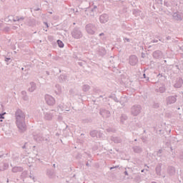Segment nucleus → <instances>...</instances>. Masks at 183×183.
<instances>
[{"instance_id": "f257e3e1", "label": "nucleus", "mask_w": 183, "mask_h": 183, "mask_svg": "<svg viewBox=\"0 0 183 183\" xmlns=\"http://www.w3.org/2000/svg\"><path fill=\"white\" fill-rule=\"evenodd\" d=\"M16 124L19 132L26 131V124L25 123V114L21 109H18L15 112Z\"/></svg>"}, {"instance_id": "f03ea898", "label": "nucleus", "mask_w": 183, "mask_h": 183, "mask_svg": "<svg viewBox=\"0 0 183 183\" xmlns=\"http://www.w3.org/2000/svg\"><path fill=\"white\" fill-rule=\"evenodd\" d=\"M71 35L72 38H74V39H81V38L84 36V34L79 27L74 28L71 32Z\"/></svg>"}, {"instance_id": "7ed1b4c3", "label": "nucleus", "mask_w": 183, "mask_h": 183, "mask_svg": "<svg viewBox=\"0 0 183 183\" xmlns=\"http://www.w3.org/2000/svg\"><path fill=\"white\" fill-rule=\"evenodd\" d=\"M142 107L139 104H134L131 107V114L133 117H138L141 114Z\"/></svg>"}, {"instance_id": "20e7f679", "label": "nucleus", "mask_w": 183, "mask_h": 183, "mask_svg": "<svg viewBox=\"0 0 183 183\" xmlns=\"http://www.w3.org/2000/svg\"><path fill=\"white\" fill-rule=\"evenodd\" d=\"M85 29L89 35H95V32H97V29L95 24H88L85 26Z\"/></svg>"}, {"instance_id": "39448f33", "label": "nucleus", "mask_w": 183, "mask_h": 183, "mask_svg": "<svg viewBox=\"0 0 183 183\" xmlns=\"http://www.w3.org/2000/svg\"><path fill=\"white\" fill-rule=\"evenodd\" d=\"M55 110L52 109L47 112H44V119L46 121H52L54 116L55 115Z\"/></svg>"}, {"instance_id": "423d86ee", "label": "nucleus", "mask_w": 183, "mask_h": 183, "mask_svg": "<svg viewBox=\"0 0 183 183\" xmlns=\"http://www.w3.org/2000/svg\"><path fill=\"white\" fill-rule=\"evenodd\" d=\"M46 175L49 179H55L56 178V173L54 169H47L46 170Z\"/></svg>"}, {"instance_id": "0eeeda50", "label": "nucleus", "mask_w": 183, "mask_h": 183, "mask_svg": "<svg viewBox=\"0 0 183 183\" xmlns=\"http://www.w3.org/2000/svg\"><path fill=\"white\" fill-rule=\"evenodd\" d=\"M177 98H178V95L169 96L168 97H167V105H172V104H175L177 102Z\"/></svg>"}, {"instance_id": "6e6552de", "label": "nucleus", "mask_w": 183, "mask_h": 183, "mask_svg": "<svg viewBox=\"0 0 183 183\" xmlns=\"http://www.w3.org/2000/svg\"><path fill=\"white\" fill-rule=\"evenodd\" d=\"M45 101L47 105H50V106L55 105V99L49 94H46L45 96Z\"/></svg>"}, {"instance_id": "1a4fd4ad", "label": "nucleus", "mask_w": 183, "mask_h": 183, "mask_svg": "<svg viewBox=\"0 0 183 183\" xmlns=\"http://www.w3.org/2000/svg\"><path fill=\"white\" fill-rule=\"evenodd\" d=\"M129 64L132 66H135L138 64V57L135 55H131L129 58Z\"/></svg>"}, {"instance_id": "9d476101", "label": "nucleus", "mask_w": 183, "mask_h": 183, "mask_svg": "<svg viewBox=\"0 0 183 183\" xmlns=\"http://www.w3.org/2000/svg\"><path fill=\"white\" fill-rule=\"evenodd\" d=\"M152 56L154 59H162V56H164V54L161 50H156L152 53Z\"/></svg>"}, {"instance_id": "9b49d317", "label": "nucleus", "mask_w": 183, "mask_h": 183, "mask_svg": "<svg viewBox=\"0 0 183 183\" xmlns=\"http://www.w3.org/2000/svg\"><path fill=\"white\" fill-rule=\"evenodd\" d=\"M99 114L103 117V118H109V117H111V112L105 109H101Z\"/></svg>"}, {"instance_id": "f8f14e48", "label": "nucleus", "mask_w": 183, "mask_h": 183, "mask_svg": "<svg viewBox=\"0 0 183 183\" xmlns=\"http://www.w3.org/2000/svg\"><path fill=\"white\" fill-rule=\"evenodd\" d=\"M167 172L169 177H174L176 174L175 167L173 166H169L167 169Z\"/></svg>"}, {"instance_id": "ddd939ff", "label": "nucleus", "mask_w": 183, "mask_h": 183, "mask_svg": "<svg viewBox=\"0 0 183 183\" xmlns=\"http://www.w3.org/2000/svg\"><path fill=\"white\" fill-rule=\"evenodd\" d=\"M113 99L115 102H119V104H121V105H124V107L125 106V103L128 102V100L126 97H121L120 101L118 100L117 97H113Z\"/></svg>"}, {"instance_id": "4468645a", "label": "nucleus", "mask_w": 183, "mask_h": 183, "mask_svg": "<svg viewBox=\"0 0 183 183\" xmlns=\"http://www.w3.org/2000/svg\"><path fill=\"white\" fill-rule=\"evenodd\" d=\"M108 19H109V16L107 14H102L99 17L101 24H106V22H108Z\"/></svg>"}, {"instance_id": "2eb2a0df", "label": "nucleus", "mask_w": 183, "mask_h": 183, "mask_svg": "<svg viewBox=\"0 0 183 183\" xmlns=\"http://www.w3.org/2000/svg\"><path fill=\"white\" fill-rule=\"evenodd\" d=\"M84 12L86 15H89L90 16H94L95 15V13H97V11H95L93 8L91 9L89 7L86 8Z\"/></svg>"}, {"instance_id": "dca6fc26", "label": "nucleus", "mask_w": 183, "mask_h": 183, "mask_svg": "<svg viewBox=\"0 0 183 183\" xmlns=\"http://www.w3.org/2000/svg\"><path fill=\"white\" fill-rule=\"evenodd\" d=\"M183 80L182 78H179L176 80V83L174 84V88H181L182 86Z\"/></svg>"}, {"instance_id": "f3484780", "label": "nucleus", "mask_w": 183, "mask_h": 183, "mask_svg": "<svg viewBox=\"0 0 183 183\" xmlns=\"http://www.w3.org/2000/svg\"><path fill=\"white\" fill-rule=\"evenodd\" d=\"M157 175L160 177L161 172L162 171V163H159L155 168Z\"/></svg>"}, {"instance_id": "a211bd4d", "label": "nucleus", "mask_w": 183, "mask_h": 183, "mask_svg": "<svg viewBox=\"0 0 183 183\" xmlns=\"http://www.w3.org/2000/svg\"><path fill=\"white\" fill-rule=\"evenodd\" d=\"M59 81L61 84H64V82H67L68 76L66 74H61L59 76Z\"/></svg>"}, {"instance_id": "6ab92c4d", "label": "nucleus", "mask_w": 183, "mask_h": 183, "mask_svg": "<svg viewBox=\"0 0 183 183\" xmlns=\"http://www.w3.org/2000/svg\"><path fill=\"white\" fill-rule=\"evenodd\" d=\"M22 171H24V167H22L15 166L11 169V172H14V173L22 172Z\"/></svg>"}, {"instance_id": "aec40b11", "label": "nucleus", "mask_w": 183, "mask_h": 183, "mask_svg": "<svg viewBox=\"0 0 183 183\" xmlns=\"http://www.w3.org/2000/svg\"><path fill=\"white\" fill-rule=\"evenodd\" d=\"M110 139L113 141L114 144H121V142H122V139L118 137H111Z\"/></svg>"}, {"instance_id": "412c9836", "label": "nucleus", "mask_w": 183, "mask_h": 183, "mask_svg": "<svg viewBox=\"0 0 183 183\" xmlns=\"http://www.w3.org/2000/svg\"><path fill=\"white\" fill-rule=\"evenodd\" d=\"M9 168V164L6 162H4L0 166V171H6Z\"/></svg>"}, {"instance_id": "4be33fe9", "label": "nucleus", "mask_w": 183, "mask_h": 183, "mask_svg": "<svg viewBox=\"0 0 183 183\" xmlns=\"http://www.w3.org/2000/svg\"><path fill=\"white\" fill-rule=\"evenodd\" d=\"M132 149L135 154H141L142 152V149L139 146H134L132 147Z\"/></svg>"}, {"instance_id": "5701e85b", "label": "nucleus", "mask_w": 183, "mask_h": 183, "mask_svg": "<svg viewBox=\"0 0 183 183\" xmlns=\"http://www.w3.org/2000/svg\"><path fill=\"white\" fill-rule=\"evenodd\" d=\"M30 85H31V87L29 88L28 91L29 92H34V91L36 89V84L34 82H31Z\"/></svg>"}, {"instance_id": "b1692460", "label": "nucleus", "mask_w": 183, "mask_h": 183, "mask_svg": "<svg viewBox=\"0 0 183 183\" xmlns=\"http://www.w3.org/2000/svg\"><path fill=\"white\" fill-rule=\"evenodd\" d=\"M128 119V116L125 114H122L120 117V122L121 124H124L125 121Z\"/></svg>"}, {"instance_id": "393cba45", "label": "nucleus", "mask_w": 183, "mask_h": 183, "mask_svg": "<svg viewBox=\"0 0 183 183\" xmlns=\"http://www.w3.org/2000/svg\"><path fill=\"white\" fill-rule=\"evenodd\" d=\"M173 18L174 19H175V21H182V17H181V14H179L178 13H174Z\"/></svg>"}, {"instance_id": "a878e982", "label": "nucleus", "mask_w": 183, "mask_h": 183, "mask_svg": "<svg viewBox=\"0 0 183 183\" xmlns=\"http://www.w3.org/2000/svg\"><path fill=\"white\" fill-rule=\"evenodd\" d=\"M21 95H22V99L24 101H29V97H28V94H26V92L22 91L21 92Z\"/></svg>"}, {"instance_id": "bb28decb", "label": "nucleus", "mask_w": 183, "mask_h": 183, "mask_svg": "<svg viewBox=\"0 0 183 183\" xmlns=\"http://www.w3.org/2000/svg\"><path fill=\"white\" fill-rule=\"evenodd\" d=\"M167 91L165 86H160L159 89H156V92H160V94H164Z\"/></svg>"}, {"instance_id": "cd10ccee", "label": "nucleus", "mask_w": 183, "mask_h": 183, "mask_svg": "<svg viewBox=\"0 0 183 183\" xmlns=\"http://www.w3.org/2000/svg\"><path fill=\"white\" fill-rule=\"evenodd\" d=\"M99 55H101L102 56H104V55H105L107 54V50H105L104 48L101 47L99 50Z\"/></svg>"}, {"instance_id": "c85d7f7f", "label": "nucleus", "mask_w": 183, "mask_h": 183, "mask_svg": "<svg viewBox=\"0 0 183 183\" xmlns=\"http://www.w3.org/2000/svg\"><path fill=\"white\" fill-rule=\"evenodd\" d=\"M90 136H92V138H95L98 135V130H92L90 132Z\"/></svg>"}, {"instance_id": "c756f323", "label": "nucleus", "mask_w": 183, "mask_h": 183, "mask_svg": "<svg viewBox=\"0 0 183 183\" xmlns=\"http://www.w3.org/2000/svg\"><path fill=\"white\" fill-rule=\"evenodd\" d=\"M34 139H35V141H46L47 142H49V137L48 138L41 137V139H38L36 137H34Z\"/></svg>"}, {"instance_id": "7c9ffc66", "label": "nucleus", "mask_w": 183, "mask_h": 183, "mask_svg": "<svg viewBox=\"0 0 183 183\" xmlns=\"http://www.w3.org/2000/svg\"><path fill=\"white\" fill-rule=\"evenodd\" d=\"M132 14L133 15H135V16H139L141 11H139V9H134L132 10Z\"/></svg>"}, {"instance_id": "2f4dec72", "label": "nucleus", "mask_w": 183, "mask_h": 183, "mask_svg": "<svg viewBox=\"0 0 183 183\" xmlns=\"http://www.w3.org/2000/svg\"><path fill=\"white\" fill-rule=\"evenodd\" d=\"M134 182H137V183H139V182H141V176H139V174H137L135 177H134Z\"/></svg>"}, {"instance_id": "473e14b6", "label": "nucleus", "mask_w": 183, "mask_h": 183, "mask_svg": "<svg viewBox=\"0 0 183 183\" xmlns=\"http://www.w3.org/2000/svg\"><path fill=\"white\" fill-rule=\"evenodd\" d=\"M90 88H91V87L89 86V85L84 84V85L83 86V91H84V92H87V91H89Z\"/></svg>"}, {"instance_id": "72a5a7b5", "label": "nucleus", "mask_w": 183, "mask_h": 183, "mask_svg": "<svg viewBox=\"0 0 183 183\" xmlns=\"http://www.w3.org/2000/svg\"><path fill=\"white\" fill-rule=\"evenodd\" d=\"M57 44L59 48H64V42H62V41H61L59 39L57 40Z\"/></svg>"}, {"instance_id": "f704fd0d", "label": "nucleus", "mask_w": 183, "mask_h": 183, "mask_svg": "<svg viewBox=\"0 0 183 183\" xmlns=\"http://www.w3.org/2000/svg\"><path fill=\"white\" fill-rule=\"evenodd\" d=\"M6 112H4V113H1L0 114V122H2V119H5V117H4V115H6Z\"/></svg>"}, {"instance_id": "c9c22d12", "label": "nucleus", "mask_w": 183, "mask_h": 183, "mask_svg": "<svg viewBox=\"0 0 183 183\" xmlns=\"http://www.w3.org/2000/svg\"><path fill=\"white\" fill-rule=\"evenodd\" d=\"M83 124H88L89 122H92V120L89 119H85L82 120Z\"/></svg>"}, {"instance_id": "e433bc0d", "label": "nucleus", "mask_w": 183, "mask_h": 183, "mask_svg": "<svg viewBox=\"0 0 183 183\" xmlns=\"http://www.w3.org/2000/svg\"><path fill=\"white\" fill-rule=\"evenodd\" d=\"M152 107H153V108L158 109V108H159V103L154 102Z\"/></svg>"}, {"instance_id": "4c0bfd02", "label": "nucleus", "mask_w": 183, "mask_h": 183, "mask_svg": "<svg viewBox=\"0 0 183 183\" xmlns=\"http://www.w3.org/2000/svg\"><path fill=\"white\" fill-rule=\"evenodd\" d=\"M107 132H115V129L112 128H109L106 129Z\"/></svg>"}, {"instance_id": "58836bf2", "label": "nucleus", "mask_w": 183, "mask_h": 183, "mask_svg": "<svg viewBox=\"0 0 183 183\" xmlns=\"http://www.w3.org/2000/svg\"><path fill=\"white\" fill-rule=\"evenodd\" d=\"M22 149H28V142H26L24 146H22Z\"/></svg>"}, {"instance_id": "ea45409f", "label": "nucleus", "mask_w": 183, "mask_h": 183, "mask_svg": "<svg viewBox=\"0 0 183 183\" xmlns=\"http://www.w3.org/2000/svg\"><path fill=\"white\" fill-rule=\"evenodd\" d=\"M164 6H167V8L171 6V4H169V2H168V1H164Z\"/></svg>"}, {"instance_id": "a19ab883", "label": "nucleus", "mask_w": 183, "mask_h": 183, "mask_svg": "<svg viewBox=\"0 0 183 183\" xmlns=\"http://www.w3.org/2000/svg\"><path fill=\"white\" fill-rule=\"evenodd\" d=\"M48 40H49L50 42H52V41H54V36H48Z\"/></svg>"}, {"instance_id": "79ce46f5", "label": "nucleus", "mask_w": 183, "mask_h": 183, "mask_svg": "<svg viewBox=\"0 0 183 183\" xmlns=\"http://www.w3.org/2000/svg\"><path fill=\"white\" fill-rule=\"evenodd\" d=\"M93 10L98 12V6L97 5H93Z\"/></svg>"}, {"instance_id": "37998d69", "label": "nucleus", "mask_w": 183, "mask_h": 183, "mask_svg": "<svg viewBox=\"0 0 183 183\" xmlns=\"http://www.w3.org/2000/svg\"><path fill=\"white\" fill-rule=\"evenodd\" d=\"M5 62H9L11 61V58L9 57H5V59H4Z\"/></svg>"}, {"instance_id": "c03bdc74", "label": "nucleus", "mask_w": 183, "mask_h": 183, "mask_svg": "<svg viewBox=\"0 0 183 183\" xmlns=\"http://www.w3.org/2000/svg\"><path fill=\"white\" fill-rule=\"evenodd\" d=\"M143 77H144L146 80L149 81V77H147V74H143Z\"/></svg>"}, {"instance_id": "a18cd8bd", "label": "nucleus", "mask_w": 183, "mask_h": 183, "mask_svg": "<svg viewBox=\"0 0 183 183\" xmlns=\"http://www.w3.org/2000/svg\"><path fill=\"white\" fill-rule=\"evenodd\" d=\"M4 32H9V27H5L4 29Z\"/></svg>"}, {"instance_id": "49530a36", "label": "nucleus", "mask_w": 183, "mask_h": 183, "mask_svg": "<svg viewBox=\"0 0 183 183\" xmlns=\"http://www.w3.org/2000/svg\"><path fill=\"white\" fill-rule=\"evenodd\" d=\"M157 42H158L157 39H154V40L151 41V44H157Z\"/></svg>"}, {"instance_id": "de8ad7c7", "label": "nucleus", "mask_w": 183, "mask_h": 183, "mask_svg": "<svg viewBox=\"0 0 183 183\" xmlns=\"http://www.w3.org/2000/svg\"><path fill=\"white\" fill-rule=\"evenodd\" d=\"M13 21L14 22H16V21H20V19L18 16H16V19H13Z\"/></svg>"}, {"instance_id": "09e8293b", "label": "nucleus", "mask_w": 183, "mask_h": 183, "mask_svg": "<svg viewBox=\"0 0 183 183\" xmlns=\"http://www.w3.org/2000/svg\"><path fill=\"white\" fill-rule=\"evenodd\" d=\"M180 159H183V151L179 154Z\"/></svg>"}, {"instance_id": "8fccbe9b", "label": "nucleus", "mask_w": 183, "mask_h": 183, "mask_svg": "<svg viewBox=\"0 0 183 183\" xmlns=\"http://www.w3.org/2000/svg\"><path fill=\"white\" fill-rule=\"evenodd\" d=\"M118 167H119V166L110 167V171H112V169H115V168H118Z\"/></svg>"}, {"instance_id": "3c124183", "label": "nucleus", "mask_w": 183, "mask_h": 183, "mask_svg": "<svg viewBox=\"0 0 183 183\" xmlns=\"http://www.w3.org/2000/svg\"><path fill=\"white\" fill-rule=\"evenodd\" d=\"M142 139L143 142H147V139H145V137H142Z\"/></svg>"}, {"instance_id": "603ef678", "label": "nucleus", "mask_w": 183, "mask_h": 183, "mask_svg": "<svg viewBox=\"0 0 183 183\" xmlns=\"http://www.w3.org/2000/svg\"><path fill=\"white\" fill-rule=\"evenodd\" d=\"M157 154H162V149H159V151L157 152Z\"/></svg>"}, {"instance_id": "864d4df0", "label": "nucleus", "mask_w": 183, "mask_h": 183, "mask_svg": "<svg viewBox=\"0 0 183 183\" xmlns=\"http://www.w3.org/2000/svg\"><path fill=\"white\" fill-rule=\"evenodd\" d=\"M124 41H127V42H130V40L128 38H124Z\"/></svg>"}, {"instance_id": "5fc2aeb1", "label": "nucleus", "mask_w": 183, "mask_h": 183, "mask_svg": "<svg viewBox=\"0 0 183 183\" xmlns=\"http://www.w3.org/2000/svg\"><path fill=\"white\" fill-rule=\"evenodd\" d=\"M78 64L79 65V66H82L83 63L82 62H78Z\"/></svg>"}, {"instance_id": "6e6d98bb", "label": "nucleus", "mask_w": 183, "mask_h": 183, "mask_svg": "<svg viewBox=\"0 0 183 183\" xmlns=\"http://www.w3.org/2000/svg\"><path fill=\"white\" fill-rule=\"evenodd\" d=\"M124 175H127V176L129 175V174H128V171H124Z\"/></svg>"}, {"instance_id": "4d7b16f0", "label": "nucleus", "mask_w": 183, "mask_h": 183, "mask_svg": "<svg viewBox=\"0 0 183 183\" xmlns=\"http://www.w3.org/2000/svg\"><path fill=\"white\" fill-rule=\"evenodd\" d=\"M34 11H41V9H39V8L34 9Z\"/></svg>"}, {"instance_id": "13d9d810", "label": "nucleus", "mask_w": 183, "mask_h": 183, "mask_svg": "<svg viewBox=\"0 0 183 183\" xmlns=\"http://www.w3.org/2000/svg\"><path fill=\"white\" fill-rule=\"evenodd\" d=\"M105 34L104 33L99 34V36H104Z\"/></svg>"}, {"instance_id": "bf43d9fd", "label": "nucleus", "mask_w": 183, "mask_h": 183, "mask_svg": "<svg viewBox=\"0 0 183 183\" xmlns=\"http://www.w3.org/2000/svg\"><path fill=\"white\" fill-rule=\"evenodd\" d=\"M167 40L171 39V36H168L167 37Z\"/></svg>"}, {"instance_id": "052dcab7", "label": "nucleus", "mask_w": 183, "mask_h": 183, "mask_svg": "<svg viewBox=\"0 0 183 183\" xmlns=\"http://www.w3.org/2000/svg\"><path fill=\"white\" fill-rule=\"evenodd\" d=\"M86 166L89 167V163L88 162L86 163Z\"/></svg>"}, {"instance_id": "680f3d73", "label": "nucleus", "mask_w": 183, "mask_h": 183, "mask_svg": "<svg viewBox=\"0 0 183 183\" xmlns=\"http://www.w3.org/2000/svg\"><path fill=\"white\" fill-rule=\"evenodd\" d=\"M2 158H4V155H0V161L2 159Z\"/></svg>"}, {"instance_id": "e2e57ef3", "label": "nucleus", "mask_w": 183, "mask_h": 183, "mask_svg": "<svg viewBox=\"0 0 183 183\" xmlns=\"http://www.w3.org/2000/svg\"><path fill=\"white\" fill-rule=\"evenodd\" d=\"M92 42H94L95 44H98L97 41H95V40H92Z\"/></svg>"}, {"instance_id": "0e129e2a", "label": "nucleus", "mask_w": 183, "mask_h": 183, "mask_svg": "<svg viewBox=\"0 0 183 183\" xmlns=\"http://www.w3.org/2000/svg\"><path fill=\"white\" fill-rule=\"evenodd\" d=\"M44 24H45V25L46 26V27L48 28V27H49L48 23L45 22Z\"/></svg>"}, {"instance_id": "69168bd1", "label": "nucleus", "mask_w": 183, "mask_h": 183, "mask_svg": "<svg viewBox=\"0 0 183 183\" xmlns=\"http://www.w3.org/2000/svg\"><path fill=\"white\" fill-rule=\"evenodd\" d=\"M144 171H145V169H143L141 170V172H144Z\"/></svg>"}, {"instance_id": "338daca9", "label": "nucleus", "mask_w": 183, "mask_h": 183, "mask_svg": "<svg viewBox=\"0 0 183 183\" xmlns=\"http://www.w3.org/2000/svg\"><path fill=\"white\" fill-rule=\"evenodd\" d=\"M19 19H20V21H21V19H22V21H24V17H21V18H19Z\"/></svg>"}, {"instance_id": "774afa93", "label": "nucleus", "mask_w": 183, "mask_h": 183, "mask_svg": "<svg viewBox=\"0 0 183 183\" xmlns=\"http://www.w3.org/2000/svg\"><path fill=\"white\" fill-rule=\"evenodd\" d=\"M71 11L75 13V9H71Z\"/></svg>"}]
</instances>
